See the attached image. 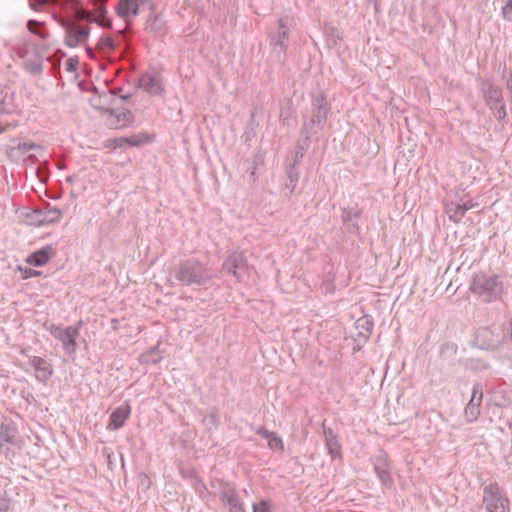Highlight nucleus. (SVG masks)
Segmentation results:
<instances>
[{"label": "nucleus", "instance_id": "1", "mask_svg": "<svg viewBox=\"0 0 512 512\" xmlns=\"http://www.w3.org/2000/svg\"><path fill=\"white\" fill-rule=\"evenodd\" d=\"M170 275L182 286L199 287L207 286L215 277L207 263L193 257L179 261L171 269Z\"/></svg>", "mask_w": 512, "mask_h": 512}, {"label": "nucleus", "instance_id": "2", "mask_svg": "<svg viewBox=\"0 0 512 512\" xmlns=\"http://www.w3.org/2000/svg\"><path fill=\"white\" fill-rule=\"evenodd\" d=\"M469 290L483 302L490 303L501 298L504 285L498 275L478 273L471 278Z\"/></svg>", "mask_w": 512, "mask_h": 512}, {"label": "nucleus", "instance_id": "3", "mask_svg": "<svg viewBox=\"0 0 512 512\" xmlns=\"http://www.w3.org/2000/svg\"><path fill=\"white\" fill-rule=\"evenodd\" d=\"M479 89L483 95L485 105L494 113L499 121H503L507 117V111L502 88L495 85L489 79H481L479 81Z\"/></svg>", "mask_w": 512, "mask_h": 512}, {"label": "nucleus", "instance_id": "4", "mask_svg": "<svg viewBox=\"0 0 512 512\" xmlns=\"http://www.w3.org/2000/svg\"><path fill=\"white\" fill-rule=\"evenodd\" d=\"M311 97V117L303 121L302 128L316 134L326 123L330 105L323 93L312 94ZM305 133L307 134V131Z\"/></svg>", "mask_w": 512, "mask_h": 512}, {"label": "nucleus", "instance_id": "5", "mask_svg": "<svg viewBox=\"0 0 512 512\" xmlns=\"http://www.w3.org/2000/svg\"><path fill=\"white\" fill-rule=\"evenodd\" d=\"M483 503L487 512H510L509 499L496 482L483 488Z\"/></svg>", "mask_w": 512, "mask_h": 512}, {"label": "nucleus", "instance_id": "6", "mask_svg": "<svg viewBox=\"0 0 512 512\" xmlns=\"http://www.w3.org/2000/svg\"><path fill=\"white\" fill-rule=\"evenodd\" d=\"M80 324L77 326H68V327H60L56 325H51L50 333L51 335L62 342L63 349L69 356H75L77 343L76 339L79 335Z\"/></svg>", "mask_w": 512, "mask_h": 512}, {"label": "nucleus", "instance_id": "7", "mask_svg": "<svg viewBox=\"0 0 512 512\" xmlns=\"http://www.w3.org/2000/svg\"><path fill=\"white\" fill-rule=\"evenodd\" d=\"M288 38L289 27L287 26L285 20L280 18L278 21L277 32L271 34L270 36V46L272 47V52L277 61L281 64H284L286 61Z\"/></svg>", "mask_w": 512, "mask_h": 512}, {"label": "nucleus", "instance_id": "8", "mask_svg": "<svg viewBox=\"0 0 512 512\" xmlns=\"http://www.w3.org/2000/svg\"><path fill=\"white\" fill-rule=\"evenodd\" d=\"M222 270L241 281L248 271V261L242 251L232 252L223 262Z\"/></svg>", "mask_w": 512, "mask_h": 512}, {"label": "nucleus", "instance_id": "9", "mask_svg": "<svg viewBox=\"0 0 512 512\" xmlns=\"http://www.w3.org/2000/svg\"><path fill=\"white\" fill-rule=\"evenodd\" d=\"M482 400L483 385L481 382H475L472 386L471 398L464 409V416L467 423H473L479 418Z\"/></svg>", "mask_w": 512, "mask_h": 512}, {"label": "nucleus", "instance_id": "10", "mask_svg": "<svg viewBox=\"0 0 512 512\" xmlns=\"http://www.w3.org/2000/svg\"><path fill=\"white\" fill-rule=\"evenodd\" d=\"M90 35L89 26H79L69 23L65 28V45L74 48L87 41Z\"/></svg>", "mask_w": 512, "mask_h": 512}, {"label": "nucleus", "instance_id": "11", "mask_svg": "<svg viewBox=\"0 0 512 512\" xmlns=\"http://www.w3.org/2000/svg\"><path fill=\"white\" fill-rule=\"evenodd\" d=\"M32 217L34 223L39 226L56 223L60 221L61 211L56 207H51L49 203H46L43 208L34 209Z\"/></svg>", "mask_w": 512, "mask_h": 512}, {"label": "nucleus", "instance_id": "12", "mask_svg": "<svg viewBox=\"0 0 512 512\" xmlns=\"http://www.w3.org/2000/svg\"><path fill=\"white\" fill-rule=\"evenodd\" d=\"M131 414V406L129 401H125L122 405L113 410L109 416L107 429L114 431L122 428Z\"/></svg>", "mask_w": 512, "mask_h": 512}, {"label": "nucleus", "instance_id": "13", "mask_svg": "<svg viewBox=\"0 0 512 512\" xmlns=\"http://www.w3.org/2000/svg\"><path fill=\"white\" fill-rule=\"evenodd\" d=\"M139 86L151 95H161L164 92L161 77L157 74H142L139 78Z\"/></svg>", "mask_w": 512, "mask_h": 512}, {"label": "nucleus", "instance_id": "14", "mask_svg": "<svg viewBox=\"0 0 512 512\" xmlns=\"http://www.w3.org/2000/svg\"><path fill=\"white\" fill-rule=\"evenodd\" d=\"M29 363L34 367L36 371L35 377L38 381L46 383L53 375V367L46 359L39 356H32L29 359Z\"/></svg>", "mask_w": 512, "mask_h": 512}, {"label": "nucleus", "instance_id": "15", "mask_svg": "<svg viewBox=\"0 0 512 512\" xmlns=\"http://www.w3.org/2000/svg\"><path fill=\"white\" fill-rule=\"evenodd\" d=\"M76 17L80 21H84L87 23H96L98 26L104 28V29H111L112 28V20L110 18H96L93 11L83 7L82 5H78L76 7Z\"/></svg>", "mask_w": 512, "mask_h": 512}, {"label": "nucleus", "instance_id": "16", "mask_svg": "<svg viewBox=\"0 0 512 512\" xmlns=\"http://www.w3.org/2000/svg\"><path fill=\"white\" fill-rule=\"evenodd\" d=\"M0 441L16 446L19 443V435L16 425L12 420L4 419L0 425Z\"/></svg>", "mask_w": 512, "mask_h": 512}, {"label": "nucleus", "instance_id": "17", "mask_svg": "<svg viewBox=\"0 0 512 512\" xmlns=\"http://www.w3.org/2000/svg\"><path fill=\"white\" fill-rule=\"evenodd\" d=\"M220 500L229 506V512H246L237 491L234 488L224 489L219 494Z\"/></svg>", "mask_w": 512, "mask_h": 512}, {"label": "nucleus", "instance_id": "18", "mask_svg": "<svg viewBox=\"0 0 512 512\" xmlns=\"http://www.w3.org/2000/svg\"><path fill=\"white\" fill-rule=\"evenodd\" d=\"M361 211L357 208L347 207L342 210V221L346 229L350 233H359L360 228L358 225V219L360 218Z\"/></svg>", "mask_w": 512, "mask_h": 512}, {"label": "nucleus", "instance_id": "19", "mask_svg": "<svg viewBox=\"0 0 512 512\" xmlns=\"http://www.w3.org/2000/svg\"><path fill=\"white\" fill-rule=\"evenodd\" d=\"M53 255V249L51 245L42 247L41 249L34 251L26 258V263L34 267H42L48 263Z\"/></svg>", "mask_w": 512, "mask_h": 512}, {"label": "nucleus", "instance_id": "20", "mask_svg": "<svg viewBox=\"0 0 512 512\" xmlns=\"http://www.w3.org/2000/svg\"><path fill=\"white\" fill-rule=\"evenodd\" d=\"M285 172L287 181L283 188V194L285 197L290 198L298 184L300 174L295 164H288Z\"/></svg>", "mask_w": 512, "mask_h": 512}, {"label": "nucleus", "instance_id": "21", "mask_svg": "<svg viewBox=\"0 0 512 512\" xmlns=\"http://www.w3.org/2000/svg\"><path fill=\"white\" fill-rule=\"evenodd\" d=\"M323 436L325 440V446L332 458H336L340 455V444L334 430L330 427H326L323 424Z\"/></svg>", "mask_w": 512, "mask_h": 512}, {"label": "nucleus", "instance_id": "22", "mask_svg": "<svg viewBox=\"0 0 512 512\" xmlns=\"http://www.w3.org/2000/svg\"><path fill=\"white\" fill-rule=\"evenodd\" d=\"M476 205L477 204L473 203L472 200H468L467 202H464L462 204H454L453 202H451L449 205H447V212L450 213L449 219L455 223L460 222L465 213L468 210L474 208Z\"/></svg>", "mask_w": 512, "mask_h": 512}, {"label": "nucleus", "instance_id": "23", "mask_svg": "<svg viewBox=\"0 0 512 512\" xmlns=\"http://www.w3.org/2000/svg\"><path fill=\"white\" fill-rule=\"evenodd\" d=\"M306 131H307V134L305 133V129L301 127L300 138H299L297 146H296L294 160L291 163V164H295L296 166L299 164V162L303 158L304 152L309 148L311 137L313 135H315V133H313L311 131H308V130H306Z\"/></svg>", "mask_w": 512, "mask_h": 512}, {"label": "nucleus", "instance_id": "24", "mask_svg": "<svg viewBox=\"0 0 512 512\" xmlns=\"http://www.w3.org/2000/svg\"><path fill=\"white\" fill-rule=\"evenodd\" d=\"M373 326V321L368 317L359 318L356 321V328L359 330L357 333L358 340L367 342L373 331Z\"/></svg>", "mask_w": 512, "mask_h": 512}, {"label": "nucleus", "instance_id": "25", "mask_svg": "<svg viewBox=\"0 0 512 512\" xmlns=\"http://www.w3.org/2000/svg\"><path fill=\"white\" fill-rule=\"evenodd\" d=\"M12 142H13V145L7 147V149H6V154L9 158H14L16 156L17 151H19L20 154L24 155L28 151L38 147L34 143L19 142L16 139H13Z\"/></svg>", "mask_w": 512, "mask_h": 512}, {"label": "nucleus", "instance_id": "26", "mask_svg": "<svg viewBox=\"0 0 512 512\" xmlns=\"http://www.w3.org/2000/svg\"><path fill=\"white\" fill-rule=\"evenodd\" d=\"M24 68L32 75H40L43 71L42 56L36 52L33 58L24 61Z\"/></svg>", "mask_w": 512, "mask_h": 512}, {"label": "nucleus", "instance_id": "27", "mask_svg": "<svg viewBox=\"0 0 512 512\" xmlns=\"http://www.w3.org/2000/svg\"><path fill=\"white\" fill-rule=\"evenodd\" d=\"M67 5L68 0H29V6L34 11H41L49 6H61L65 8Z\"/></svg>", "mask_w": 512, "mask_h": 512}, {"label": "nucleus", "instance_id": "28", "mask_svg": "<svg viewBox=\"0 0 512 512\" xmlns=\"http://www.w3.org/2000/svg\"><path fill=\"white\" fill-rule=\"evenodd\" d=\"M295 109L291 99H284L280 102V120L286 124L294 115Z\"/></svg>", "mask_w": 512, "mask_h": 512}, {"label": "nucleus", "instance_id": "29", "mask_svg": "<svg viewBox=\"0 0 512 512\" xmlns=\"http://www.w3.org/2000/svg\"><path fill=\"white\" fill-rule=\"evenodd\" d=\"M132 0H119L116 6V13L123 18L127 24L131 21Z\"/></svg>", "mask_w": 512, "mask_h": 512}, {"label": "nucleus", "instance_id": "30", "mask_svg": "<svg viewBox=\"0 0 512 512\" xmlns=\"http://www.w3.org/2000/svg\"><path fill=\"white\" fill-rule=\"evenodd\" d=\"M26 26H27V29L32 34H35V35L39 36L43 40H45L48 37V35H49V33L46 30L43 22H40V21H37V20H34V19H30V20L27 21Z\"/></svg>", "mask_w": 512, "mask_h": 512}, {"label": "nucleus", "instance_id": "31", "mask_svg": "<svg viewBox=\"0 0 512 512\" xmlns=\"http://www.w3.org/2000/svg\"><path fill=\"white\" fill-rule=\"evenodd\" d=\"M97 46L102 53L109 54L117 48L118 44L112 36L103 35L99 39Z\"/></svg>", "mask_w": 512, "mask_h": 512}, {"label": "nucleus", "instance_id": "32", "mask_svg": "<svg viewBox=\"0 0 512 512\" xmlns=\"http://www.w3.org/2000/svg\"><path fill=\"white\" fill-rule=\"evenodd\" d=\"M374 471L389 469V459L385 451L381 450L373 458Z\"/></svg>", "mask_w": 512, "mask_h": 512}, {"label": "nucleus", "instance_id": "33", "mask_svg": "<svg viewBox=\"0 0 512 512\" xmlns=\"http://www.w3.org/2000/svg\"><path fill=\"white\" fill-rule=\"evenodd\" d=\"M148 28L161 33L164 30L165 22L159 15H154L150 17L147 21Z\"/></svg>", "mask_w": 512, "mask_h": 512}, {"label": "nucleus", "instance_id": "34", "mask_svg": "<svg viewBox=\"0 0 512 512\" xmlns=\"http://www.w3.org/2000/svg\"><path fill=\"white\" fill-rule=\"evenodd\" d=\"M375 473L382 485H384L387 488L393 487L394 480L389 472V469L376 471Z\"/></svg>", "mask_w": 512, "mask_h": 512}, {"label": "nucleus", "instance_id": "35", "mask_svg": "<svg viewBox=\"0 0 512 512\" xmlns=\"http://www.w3.org/2000/svg\"><path fill=\"white\" fill-rule=\"evenodd\" d=\"M267 440H268V446L270 449L280 450V451L284 450L283 441L276 433L273 432L272 436H270Z\"/></svg>", "mask_w": 512, "mask_h": 512}, {"label": "nucleus", "instance_id": "36", "mask_svg": "<svg viewBox=\"0 0 512 512\" xmlns=\"http://www.w3.org/2000/svg\"><path fill=\"white\" fill-rule=\"evenodd\" d=\"M94 6H95V10L93 12H94L96 18H101V19L108 18L105 0L97 1L94 4Z\"/></svg>", "mask_w": 512, "mask_h": 512}, {"label": "nucleus", "instance_id": "37", "mask_svg": "<svg viewBox=\"0 0 512 512\" xmlns=\"http://www.w3.org/2000/svg\"><path fill=\"white\" fill-rule=\"evenodd\" d=\"M467 367L474 370H487L490 365L480 359H470L467 363Z\"/></svg>", "mask_w": 512, "mask_h": 512}, {"label": "nucleus", "instance_id": "38", "mask_svg": "<svg viewBox=\"0 0 512 512\" xmlns=\"http://www.w3.org/2000/svg\"><path fill=\"white\" fill-rule=\"evenodd\" d=\"M126 137H119L108 139L106 142V147L110 149L122 148L125 146Z\"/></svg>", "mask_w": 512, "mask_h": 512}, {"label": "nucleus", "instance_id": "39", "mask_svg": "<svg viewBox=\"0 0 512 512\" xmlns=\"http://www.w3.org/2000/svg\"><path fill=\"white\" fill-rule=\"evenodd\" d=\"M19 270L21 271V274H22V278L23 279H29V278H33V277H39L42 275V271H39V270H35L33 268H22V267H19Z\"/></svg>", "mask_w": 512, "mask_h": 512}, {"label": "nucleus", "instance_id": "40", "mask_svg": "<svg viewBox=\"0 0 512 512\" xmlns=\"http://www.w3.org/2000/svg\"><path fill=\"white\" fill-rule=\"evenodd\" d=\"M502 16L505 20L512 22V0H507L502 7Z\"/></svg>", "mask_w": 512, "mask_h": 512}, {"label": "nucleus", "instance_id": "41", "mask_svg": "<svg viewBox=\"0 0 512 512\" xmlns=\"http://www.w3.org/2000/svg\"><path fill=\"white\" fill-rule=\"evenodd\" d=\"M203 422L209 426H215V427L218 426L219 416H218L216 410L214 409L207 417H205L203 419Z\"/></svg>", "mask_w": 512, "mask_h": 512}, {"label": "nucleus", "instance_id": "42", "mask_svg": "<svg viewBox=\"0 0 512 512\" xmlns=\"http://www.w3.org/2000/svg\"><path fill=\"white\" fill-rule=\"evenodd\" d=\"M143 139L138 135H132L130 137H126L125 145L129 147H138L143 143Z\"/></svg>", "mask_w": 512, "mask_h": 512}, {"label": "nucleus", "instance_id": "43", "mask_svg": "<svg viewBox=\"0 0 512 512\" xmlns=\"http://www.w3.org/2000/svg\"><path fill=\"white\" fill-rule=\"evenodd\" d=\"M253 512H270V506L267 501H261L253 504Z\"/></svg>", "mask_w": 512, "mask_h": 512}, {"label": "nucleus", "instance_id": "44", "mask_svg": "<svg viewBox=\"0 0 512 512\" xmlns=\"http://www.w3.org/2000/svg\"><path fill=\"white\" fill-rule=\"evenodd\" d=\"M78 67V60L77 58H69L65 62V69L68 72H75Z\"/></svg>", "mask_w": 512, "mask_h": 512}, {"label": "nucleus", "instance_id": "45", "mask_svg": "<svg viewBox=\"0 0 512 512\" xmlns=\"http://www.w3.org/2000/svg\"><path fill=\"white\" fill-rule=\"evenodd\" d=\"M10 506V499L7 495L0 496V512H7Z\"/></svg>", "mask_w": 512, "mask_h": 512}, {"label": "nucleus", "instance_id": "46", "mask_svg": "<svg viewBox=\"0 0 512 512\" xmlns=\"http://www.w3.org/2000/svg\"><path fill=\"white\" fill-rule=\"evenodd\" d=\"M272 433L271 431L267 430L265 427H259L257 430H256V434L262 436L263 438L265 439H268L270 436H272Z\"/></svg>", "mask_w": 512, "mask_h": 512}, {"label": "nucleus", "instance_id": "47", "mask_svg": "<svg viewBox=\"0 0 512 512\" xmlns=\"http://www.w3.org/2000/svg\"><path fill=\"white\" fill-rule=\"evenodd\" d=\"M141 7H143L141 4H138V2L132 0L131 17L137 16L140 12Z\"/></svg>", "mask_w": 512, "mask_h": 512}, {"label": "nucleus", "instance_id": "48", "mask_svg": "<svg viewBox=\"0 0 512 512\" xmlns=\"http://www.w3.org/2000/svg\"><path fill=\"white\" fill-rule=\"evenodd\" d=\"M52 18L57 21L62 27L66 28V26L69 24V22L65 19H63L59 14L53 13Z\"/></svg>", "mask_w": 512, "mask_h": 512}, {"label": "nucleus", "instance_id": "49", "mask_svg": "<svg viewBox=\"0 0 512 512\" xmlns=\"http://www.w3.org/2000/svg\"><path fill=\"white\" fill-rule=\"evenodd\" d=\"M28 50L26 48H21L17 51V55L19 58L25 59L27 56Z\"/></svg>", "mask_w": 512, "mask_h": 512}, {"label": "nucleus", "instance_id": "50", "mask_svg": "<svg viewBox=\"0 0 512 512\" xmlns=\"http://www.w3.org/2000/svg\"><path fill=\"white\" fill-rule=\"evenodd\" d=\"M511 78H512V72L510 71L509 72V79L507 80V83H506V87L507 89L512 92V81H511Z\"/></svg>", "mask_w": 512, "mask_h": 512}, {"label": "nucleus", "instance_id": "51", "mask_svg": "<svg viewBox=\"0 0 512 512\" xmlns=\"http://www.w3.org/2000/svg\"><path fill=\"white\" fill-rule=\"evenodd\" d=\"M372 4H373V7H374L375 12H376V13H377V12H379V3H378V1L373 2Z\"/></svg>", "mask_w": 512, "mask_h": 512}, {"label": "nucleus", "instance_id": "52", "mask_svg": "<svg viewBox=\"0 0 512 512\" xmlns=\"http://www.w3.org/2000/svg\"><path fill=\"white\" fill-rule=\"evenodd\" d=\"M120 97H121L124 101H127V100L130 98V94H127V95H120Z\"/></svg>", "mask_w": 512, "mask_h": 512}, {"label": "nucleus", "instance_id": "53", "mask_svg": "<svg viewBox=\"0 0 512 512\" xmlns=\"http://www.w3.org/2000/svg\"><path fill=\"white\" fill-rule=\"evenodd\" d=\"M509 333H510V339L512 340V320L510 321V328H509Z\"/></svg>", "mask_w": 512, "mask_h": 512}, {"label": "nucleus", "instance_id": "54", "mask_svg": "<svg viewBox=\"0 0 512 512\" xmlns=\"http://www.w3.org/2000/svg\"><path fill=\"white\" fill-rule=\"evenodd\" d=\"M120 91H121V89H115V90L113 91V94H114V95H120Z\"/></svg>", "mask_w": 512, "mask_h": 512}, {"label": "nucleus", "instance_id": "55", "mask_svg": "<svg viewBox=\"0 0 512 512\" xmlns=\"http://www.w3.org/2000/svg\"><path fill=\"white\" fill-rule=\"evenodd\" d=\"M86 51L88 54H90L92 52V49L89 46H86Z\"/></svg>", "mask_w": 512, "mask_h": 512}, {"label": "nucleus", "instance_id": "56", "mask_svg": "<svg viewBox=\"0 0 512 512\" xmlns=\"http://www.w3.org/2000/svg\"><path fill=\"white\" fill-rule=\"evenodd\" d=\"M66 180L71 183V182H73V177L72 176H68Z\"/></svg>", "mask_w": 512, "mask_h": 512}, {"label": "nucleus", "instance_id": "57", "mask_svg": "<svg viewBox=\"0 0 512 512\" xmlns=\"http://www.w3.org/2000/svg\"><path fill=\"white\" fill-rule=\"evenodd\" d=\"M506 77H507V74H506V72L504 71V72H503V75H502V78H503V79H505Z\"/></svg>", "mask_w": 512, "mask_h": 512}]
</instances>
